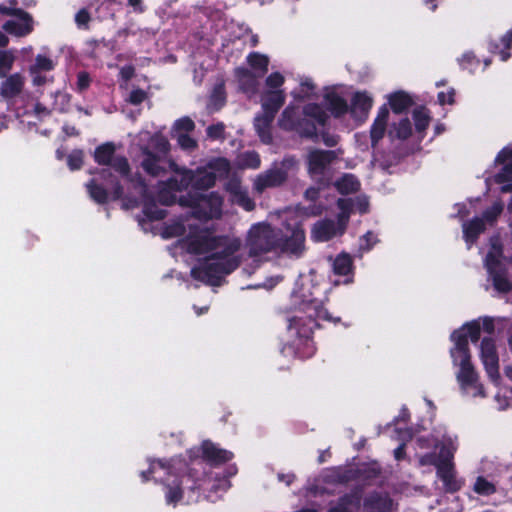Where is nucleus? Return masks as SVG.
Masks as SVG:
<instances>
[{
	"mask_svg": "<svg viewBox=\"0 0 512 512\" xmlns=\"http://www.w3.org/2000/svg\"><path fill=\"white\" fill-rule=\"evenodd\" d=\"M97 177L90 179L86 183L87 192L90 198L97 204H107L110 198L108 189L104 184L111 188V199L118 201L123 199L125 208H135L139 205L137 197H124V188L116 175L109 168H102L96 173Z\"/></svg>",
	"mask_w": 512,
	"mask_h": 512,
	"instance_id": "f257e3e1",
	"label": "nucleus"
},
{
	"mask_svg": "<svg viewBox=\"0 0 512 512\" xmlns=\"http://www.w3.org/2000/svg\"><path fill=\"white\" fill-rule=\"evenodd\" d=\"M237 268L238 262L234 259L220 262L208 255L191 268L190 275L194 280L203 282L208 286L218 287L222 284L223 278Z\"/></svg>",
	"mask_w": 512,
	"mask_h": 512,
	"instance_id": "f03ea898",
	"label": "nucleus"
},
{
	"mask_svg": "<svg viewBox=\"0 0 512 512\" xmlns=\"http://www.w3.org/2000/svg\"><path fill=\"white\" fill-rule=\"evenodd\" d=\"M277 228L261 222L249 229L246 246L250 257H258L269 252H277Z\"/></svg>",
	"mask_w": 512,
	"mask_h": 512,
	"instance_id": "7ed1b4c3",
	"label": "nucleus"
},
{
	"mask_svg": "<svg viewBox=\"0 0 512 512\" xmlns=\"http://www.w3.org/2000/svg\"><path fill=\"white\" fill-rule=\"evenodd\" d=\"M303 114L305 117L298 119L294 131L302 138L317 141L318 133L315 122L320 126H325L329 119L328 114L318 103L306 104L303 107Z\"/></svg>",
	"mask_w": 512,
	"mask_h": 512,
	"instance_id": "20e7f679",
	"label": "nucleus"
},
{
	"mask_svg": "<svg viewBox=\"0 0 512 512\" xmlns=\"http://www.w3.org/2000/svg\"><path fill=\"white\" fill-rule=\"evenodd\" d=\"M277 251L282 254L300 257L305 250V231L299 225L287 224L284 229L277 228Z\"/></svg>",
	"mask_w": 512,
	"mask_h": 512,
	"instance_id": "39448f33",
	"label": "nucleus"
},
{
	"mask_svg": "<svg viewBox=\"0 0 512 512\" xmlns=\"http://www.w3.org/2000/svg\"><path fill=\"white\" fill-rule=\"evenodd\" d=\"M116 146L113 142L98 145L93 153L94 161L101 166H107L120 175L129 173V161L123 155H116Z\"/></svg>",
	"mask_w": 512,
	"mask_h": 512,
	"instance_id": "423d86ee",
	"label": "nucleus"
},
{
	"mask_svg": "<svg viewBox=\"0 0 512 512\" xmlns=\"http://www.w3.org/2000/svg\"><path fill=\"white\" fill-rule=\"evenodd\" d=\"M320 325L313 317L312 313L294 316L289 319L288 329L297 336L299 342H303L306 347V356L310 357L314 353V345L312 341V335L316 328Z\"/></svg>",
	"mask_w": 512,
	"mask_h": 512,
	"instance_id": "0eeeda50",
	"label": "nucleus"
},
{
	"mask_svg": "<svg viewBox=\"0 0 512 512\" xmlns=\"http://www.w3.org/2000/svg\"><path fill=\"white\" fill-rule=\"evenodd\" d=\"M160 469L167 471V476L162 481L164 486L165 501L168 505H176L183 498L181 475L172 473L175 467V459L157 460Z\"/></svg>",
	"mask_w": 512,
	"mask_h": 512,
	"instance_id": "6e6552de",
	"label": "nucleus"
},
{
	"mask_svg": "<svg viewBox=\"0 0 512 512\" xmlns=\"http://www.w3.org/2000/svg\"><path fill=\"white\" fill-rule=\"evenodd\" d=\"M441 457L443 459L438 465L437 476L443 482L445 492L456 493L462 488L463 481L456 477L452 462L453 454L449 449L442 447Z\"/></svg>",
	"mask_w": 512,
	"mask_h": 512,
	"instance_id": "1a4fd4ad",
	"label": "nucleus"
},
{
	"mask_svg": "<svg viewBox=\"0 0 512 512\" xmlns=\"http://www.w3.org/2000/svg\"><path fill=\"white\" fill-rule=\"evenodd\" d=\"M178 202L181 206L190 208H196L204 203L210 208L211 212L220 214L223 205V197L218 192L214 191L208 194L188 192L186 195H182L178 199Z\"/></svg>",
	"mask_w": 512,
	"mask_h": 512,
	"instance_id": "9d476101",
	"label": "nucleus"
},
{
	"mask_svg": "<svg viewBox=\"0 0 512 512\" xmlns=\"http://www.w3.org/2000/svg\"><path fill=\"white\" fill-rule=\"evenodd\" d=\"M223 240L222 237L213 236L207 232L189 235L186 238L187 251L195 255L212 252L223 246Z\"/></svg>",
	"mask_w": 512,
	"mask_h": 512,
	"instance_id": "9b49d317",
	"label": "nucleus"
},
{
	"mask_svg": "<svg viewBox=\"0 0 512 512\" xmlns=\"http://www.w3.org/2000/svg\"><path fill=\"white\" fill-rule=\"evenodd\" d=\"M337 159L333 150L313 149L307 156L308 173L312 177L324 178L326 169Z\"/></svg>",
	"mask_w": 512,
	"mask_h": 512,
	"instance_id": "f8f14e48",
	"label": "nucleus"
},
{
	"mask_svg": "<svg viewBox=\"0 0 512 512\" xmlns=\"http://www.w3.org/2000/svg\"><path fill=\"white\" fill-rule=\"evenodd\" d=\"M183 182L191 188L190 192L203 193L216 184V174L203 167H198L196 170L187 168Z\"/></svg>",
	"mask_w": 512,
	"mask_h": 512,
	"instance_id": "ddd939ff",
	"label": "nucleus"
},
{
	"mask_svg": "<svg viewBox=\"0 0 512 512\" xmlns=\"http://www.w3.org/2000/svg\"><path fill=\"white\" fill-rule=\"evenodd\" d=\"M480 357L488 376L492 379L499 377V358L495 340L484 337L480 343Z\"/></svg>",
	"mask_w": 512,
	"mask_h": 512,
	"instance_id": "4468645a",
	"label": "nucleus"
},
{
	"mask_svg": "<svg viewBox=\"0 0 512 512\" xmlns=\"http://www.w3.org/2000/svg\"><path fill=\"white\" fill-rule=\"evenodd\" d=\"M363 499V489L360 486L352 488L341 495L328 512H356L360 509Z\"/></svg>",
	"mask_w": 512,
	"mask_h": 512,
	"instance_id": "2eb2a0df",
	"label": "nucleus"
},
{
	"mask_svg": "<svg viewBox=\"0 0 512 512\" xmlns=\"http://www.w3.org/2000/svg\"><path fill=\"white\" fill-rule=\"evenodd\" d=\"M200 449L202 459L212 466L227 463L234 456L231 451L218 447L210 440H204Z\"/></svg>",
	"mask_w": 512,
	"mask_h": 512,
	"instance_id": "dca6fc26",
	"label": "nucleus"
},
{
	"mask_svg": "<svg viewBox=\"0 0 512 512\" xmlns=\"http://www.w3.org/2000/svg\"><path fill=\"white\" fill-rule=\"evenodd\" d=\"M287 180V173L284 169L271 168L262 174H259L254 181V189L258 193L264 192L268 188L279 187Z\"/></svg>",
	"mask_w": 512,
	"mask_h": 512,
	"instance_id": "f3484780",
	"label": "nucleus"
},
{
	"mask_svg": "<svg viewBox=\"0 0 512 512\" xmlns=\"http://www.w3.org/2000/svg\"><path fill=\"white\" fill-rule=\"evenodd\" d=\"M372 106V97H370L366 91H357L352 96L348 112L351 117L363 122L367 119Z\"/></svg>",
	"mask_w": 512,
	"mask_h": 512,
	"instance_id": "a211bd4d",
	"label": "nucleus"
},
{
	"mask_svg": "<svg viewBox=\"0 0 512 512\" xmlns=\"http://www.w3.org/2000/svg\"><path fill=\"white\" fill-rule=\"evenodd\" d=\"M362 501L366 512H392L393 500L388 493L372 491Z\"/></svg>",
	"mask_w": 512,
	"mask_h": 512,
	"instance_id": "6ab92c4d",
	"label": "nucleus"
},
{
	"mask_svg": "<svg viewBox=\"0 0 512 512\" xmlns=\"http://www.w3.org/2000/svg\"><path fill=\"white\" fill-rule=\"evenodd\" d=\"M286 101L284 90H265L260 96L262 112L276 117Z\"/></svg>",
	"mask_w": 512,
	"mask_h": 512,
	"instance_id": "aec40b11",
	"label": "nucleus"
},
{
	"mask_svg": "<svg viewBox=\"0 0 512 512\" xmlns=\"http://www.w3.org/2000/svg\"><path fill=\"white\" fill-rule=\"evenodd\" d=\"M141 154L143 156L140 166L142 169L152 177H158L166 172L165 168L161 166L162 156L156 154L149 147H141Z\"/></svg>",
	"mask_w": 512,
	"mask_h": 512,
	"instance_id": "412c9836",
	"label": "nucleus"
},
{
	"mask_svg": "<svg viewBox=\"0 0 512 512\" xmlns=\"http://www.w3.org/2000/svg\"><path fill=\"white\" fill-rule=\"evenodd\" d=\"M234 75L237 79L239 89L249 95H254L258 92L259 82L257 74L245 67H237Z\"/></svg>",
	"mask_w": 512,
	"mask_h": 512,
	"instance_id": "4be33fe9",
	"label": "nucleus"
},
{
	"mask_svg": "<svg viewBox=\"0 0 512 512\" xmlns=\"http://www.w3.org/2000/svg\"><path fill=\"white\" fill-rule=\"evenodd\" d=\"M275 120V116L261 112L256 114L254 117V129L264 144H270L273 140L272 136V124Z\"/></svg>",
	"mask_w": 512,
	"mask_h": 512,
	"instance_id": "5701e85b",
	"label": "nucleus"
},
{
	"mask_svg": "<svg viewBox=\"0 0 512 512\" xmlns=\"http://www.w3.org/2000/svg\"><path fill=\"white\" fill-rule=\"evenodd\" d=\"M451 341L454 343V347L450 350L453 362L456 363L458 358L471 357L469 342L467 333L464 329L458 328L451 333Z\"/></svg>",
	"mask_w": 512,
	"mask_h": 512,
	"instance_id": "b1692460",
	"label": "nucleus"
},
{
	"mask_svg": "<svg viewBox=\"0 0 512 512\" xmlns=\"http://www.w3.org/2000/svg\"><path fill=\"white\" fill-rule=\"evenodd\" d=\"M324 104L334 118H341L349 111V105L345 98L336 91H328L324 94Z\"/></svg>",
	"mask_w": 512,
	"mask_h": 512,
	"instance_id": "393cba45",
	"label": "nucleus"
},
{
	"mask_svg": "<svg viewBox=\"0 0 512 512\" xmlns=\"http://www.w3.org/2000/svg\"><path fill=\"white\" fill-rule=\"evenodd\" d=\"M18 20H8L3 28L9 34L15 36H26L33 31V19L32 16L27 12V15H18Z\"/></svg>",
	"mask_w": 512,
	"mask_h": 512,
	"instance_id": "a878e982",
	"label": "nucleus"
},
{
	"mask_svg": "<svg viewBox=\"0 0 512 512\" xmlns=\"http://www.w3.org/2000/svg\"><path fill=\"white\" fill-rule=\"evenodd\" d=\"M459 365L457 380L463 388L471 387L477 381L478 376L471 362V357H461L454 363Z\"/></svg>",
	"mask_w": 512,
	"mask_h": 512,
	"instance_id": "bb28decb",
	"label": "nucleus"
},
{
	"mask_svg": "<svg viewBox=\"0 0 512 512\" xmlns=\"http://www.w3.org/2000/svg\"><path fill=\"white\" fill-rule=\"evenodd\" d=\"M24 87V78L19 73H14L8 76L0 87V95L8 100L18 96Z\"/></svg>",
	"mask_w": 512,
	"mask_h": 512,
	"instance_id": "cd10ccee",
	"label": "nucleus"
},
{
	"mask_svg": "<svg viewBox=\"0 0 512 512\" xmlns=\"http://www.w3.org/2000/svg\"><path fill=\"white\" fill-rule=\"evenodd\" d=\"M388 103L394 114H402L414 105V100L407 92L399 90L388 96Z\"/></svg>",
	"mask_w": 512,
	"mask_h": 512,
	"instance_id": "c85d7f7f",
	"label": "nucleus"
},
{
	"mask_svg": "<svg viewBox=\"0 0 512 512\" xmlns=\"http://www.w3.org/2000/svg\"><path fill=\"white\" fill-rule=\"evenodd\" d=\"M334 187L342 195L357 193L361 189L358 178L351 173H345L334 182Z\"/></svg>",
	"mask_w": 512,
	"mask_h": 512,
	"instance_id": "c756f323",
	"label": "nucleus"
},
{
	"mask_svg": "<svg viewBox=\"0 0 512 512\" xmlns=\"http://www.w3.org/2000/svg\"><path fill=\"white\" fill-rule=\"evenodd\" d=\"M312 232L316 240L329 241L336 236V224L330 219L320 220L314 224Z\"/></svg>",
	"mask_w": 512,
	"mask_h": 512,
	"instance_id": "7c9ffc66",
	"label": "nucleus"
},
{
	"mask_svg": "<svg viewBox=\"0 0 512 512\" xmlns=\"http://www.w3.org/2000/svg\"><path fill=\"white\" fill-rule=\"evenodd\" d=\"M486 225L483 219L474 217L463 225V234L467 243L473 244L479 235L485 231Z\"/></svg>",
	"mask_w": 512,
	"mask_h": 512,
	"instance_id": "2f4dec72",
	"label": "nucleus"
},
{
	"mask_svg": "<svg viewBox=\"0 0 512 512\" xmlns=\"http://www.w3.org/2000/svg\"><path fill=\"white\" fill-rule=\"evenodd\" d=\"M412 118L416 132L420 135V140L425 136V131L431 122L429 110L425 106H418L412 112Z\"/></svg>",
	"mask_w": 512,
	"mask_h": 512,
	"instance_id": "473e14b6",
	"label": "nucleus"
},
{
	"mask_svg": "<svg viewBox=\"0 0 512 512\" xmlns=\"http://www.w3.org/2000/svg\"><path fill=\"white\" fill-rule=\"evenodd\" d=\"M171 168L173 171L180 175V178L177 177H169L166 181L161 182V186L172 190L174 192H182L188 189V184H186L184 181V178L186 177V171L187 168L178 167L175 163L171 164Z\"/></svg>",
	"mask_w": 512,
	"mask_h": 512,
	"instance_id": "72a5a7b5",
	"label": "nucleus"
},
{
	"mask_svg": "<svg viewBox=\"0 0 512 512\" xmlns=\"http://www.w3.org/2000/svg\"><path fill=\"white\" fill-rule=\"evenodd\" d=\"M240 249V242L238 240H233L223 246L220 251H216L211 253L212 259L225 262L227 260H236L238 262V267L241 264V259L239 256H236L235 253Z\"/></svg>",
	"mask_w": 512,
	"mask_h": 512,
	"instance_id": "f704fd0d",
	"label": "nucleus"
},
{
	"mask_svg": "<svg viewBox=\"0 0 512 512\" xmlns=\"http://www.w3.org/2000/svg\"><path fill=\"white\" fill-rule=\"evenodd\" d=\"M298 119H300V117L297 115V108L293 105H288L278 118V126L284 131L292 132L296 128Z\"/></svg>",
	"mask_w": 512,
	"mask_h": 512,
	"instance_id": "c9c22d12",
	"label": "nucleus"
},
{
	"mask_svg": "<svg viewBox=\"0 0 512 512\" xmlns=\"http://www.w3.org/2000/svg\"><path fill=\"white\" fill-rule=\"evenodd\" d=\"M307 309L308 311H313L311 312L313 317L316 319V321L318 322V320H323V321H327V322H330L334 325H337L341 322V318L340 317H334L324 306L321 302H318L316 300H311L309 301L308 305H307Z\"/></svg>",
	"mask_w": 512,
	"mask_h": 512,
	"instance_id": "e433bc0d",
	"label": "nucleus"
},
{
	"mask_svg": "<svg viewBox=\"0 0 512 512\" xmlns=\"http://www.w3.org/2000/svg\"><path fill=\"white\" fill-rule=\"evenodd\" d=\"M353 259L350 254L342 252L333 261V272L339 276H347L353 273Z\"/></svg>",
	"mask_w": 512,
	"mask_h": 512,
	"instance_id": "4c0bfd02",
	"label": "nucleus"
},
{
	"mask_svg": "<svg viewBox=\"0 0 512 512\" xmlns=\"http://www.w3.org/2000/svg\"><path fill=\"white\" fill-rule=\"evenodd\" d=\"M249 66L255 70L258 76H264L268 72L269 58L258 52H250L246 58Z\"/></svg>",
	"mask_w": 512,
	"mask_h": 512,
	"instance_id": "58836bf2",
	"label": "nucleus"
},
{
	"mask_svg": "<svg viewBox=\"0 0 512 512\" xmlns=\"http://www.w3.org/2000/svg\"><path fill=\"white\" fill-rule=\"evenodd\" d=\"M120 176L131 184L132 188L140 198H146L148 194V185L146 183L145 178L141 175V173L136 172L132 174L131 167L129 166V173L127 175Z\"/></svg>",
	"mask_w": 512,
	"mask_h": 512,
	"instance_id": "ea45409f",
	"label": "nucleus"
},
{
	"mask_svg": "<svg viewBox=\"0 0 512 512\" xmlns=\"http://www.w3.org/2000/svg\"><path fill=\"white\" fill-rule=\"evenodd\" d=\"M336 205L339 209V213L337 216L338 224L345 229L350 215L353 211L354 202L351 198H339L336 202Z\"/></svg>",
	"mask_w": 512,
	"mask_h": 512,
	"instance_id": "a19ab883",
	"label": "nucleus"
},
{
	"mask_svg": "<svg viewBox=\"0 0 512 512\" xmlns=\"http://www.w3.org/2000/svg\"><path fill=\"white\" fill-rule=\"evenodd\" d=\"M495 182L504 184L502 192H512V161L507 162L502 169L495 175Z\"/></svg>",
	"mask_w": 512,
	"mask_h": 512,
	"instance_id": "79ce46f5",
	"label": "nucleus"
},
{
	"mask_svg": "<svg viewBox=\"0 0 512 512\" xmlns=\"http://www.w3.org/2000/svg\"><path fill=\"white\" fill-rule=\"evenodd\" d=\"M473 491L480 496H491L496 493V485L487 480L484 476H478L472 487Z\"/></svg>",
	"mask_w": 512,
	"mask_h": 512,
	"instance_id": "37998d69",
	"label": "nucleus"
},
{
	"mask_svg": "<svg viewBox=\"0 0 512 512\" xmlns=\"http://www.w3.org/2000/svg\"><path fill=\"white\" fill-rule=\"evenodd\" d=\"M226 103V91L223 83L216 84L210 95V105L214 110H220Z\"/></svg>",
	"mask_w": 512,
	"mask_h": 512,
	"instance_id": "c03bdc74",
	"label": "nucleus"
},
{
	"mask_svg": "<svg viewBox=\"0 0 512 512\" xmlns=\"http://www.w3.org/2000/svg\"><path fill=\"white\" fill-rule=\"evenodd\" d=\"M143 214L150 221H159L167 216V211L159 208L155 202L148 201L143 206Z\"/></svg>",
	"mask_w": 512,
	"mask_h": 512,
	"instance_id": "a18cd8bd",
	"label": "nucleus"
},
{
	"mask_svg": "<svg viewBox=\"0 0 512 512\" xmlns=\"http://www.w3.org/2000/svg\"><path fill=\"white\" fill-rule=\"evenodd\" d=\"M53 61L42 54H38L35 58V63L30 67L31 74H37L41 71H51L54 69Z\"/></svg>",
	"mask_w": 512,
	"mask_h": 512,
	"instance_id": "49530a36",
	"label": "nucleus"
},
{
	"mask_svg": "<svg viewBox=\"0 0 512 512\" xmlns=\"http://www.w3.org/2000/svg\"><path fill=\"white\" fill-rule=\"evenodd\" d=\"M395 137L399 140H407L412 135V125L410 120L405 117L398 124H394Z\"/></svg>",
	"mask_w": 512,
	"mask_h": 512,
	"instance_id": "de8ad7c7",
	"label": "nucleus"
},
{
	"mask_svg": "<svg viewBox=\"0 0 512 512\" xmlns=\"http://www.w3.org/2000/svg\"><path fill=\"white\" fill-rule=\"evenodd\" d=\"M460 328L464 329V332L467 333V337L471 340L472 343H477L480 340L481 325L479 320L466 322Z\"/></svg>",
	"mask_w": 512,
	"mask_h": 512,
	"instance_id": "09e8293b",
	"label": "nucleus"
},
{
	"mask_svg": "<svg viewBox=\"0 0 512 512\" xmlns=\"http://www.w3.org/2000/svg\"><path fill=\"white\" fill-rule=\"evenodd\" d=\"M194 129H195L194 121L190 117L184 116L175 121V123L173 125V134L172 135H177L179 133L189 134Z\"/></svg>",
	"mask_w": 512,
	"mask_h": 512,
	"instance_id": "8fccbe9b",
	"label": "nucleus"
},
{
	"mask_svg": "<svg viewBox=\"0 0 512 512\" xmlns=\"http://www.w3.org/2000/svg\"><path fill=\"white\" fill-rule=\"evenodd\" d=\"M387 124L382 122H378L376 120L373 121L370 128V140L371 146L375 148L379 141L384 137L386 132Z\"/></svg>",
	"mask_w": 512,
	"mask_h": 512,
	"instance_id": "3c124183",
	"label": "nucleus"
},
{
	"mask_svg": "<svg viewBox=\"0 0 512 512\" xmlns=\"http://www.w3.org/2000/svg\"><path fill=\"white\" fill-rule=\"evenodd\" d=\"M176 138L178 145L181 149L185 151H193L198 147L196 139L191 137L189 134L186 133H179L177 135H172Z\"/></svg>",
	"mask_w": 512,
	"mask_h": 512,
	"instance_id": "603ef678",
	"label": "nucleus"
},
{
	"mask_svg": "<svg viewBox=\"0 0 512 512\" xmlns=\"http://www.w3.org/2000/svg\"><path fill=\"white\" fill-rule=\"evenodd\" d=\"M318 187H309L304 195L305 198L309 201L315 202L320 197V190L326 188L330 185V180L328 178H320L318 180Z\"/></svg>",
	"mask_w": 512,
	"mask_h": 512,
	"instance_id": "864d4df0",
	"label": "nucleus"
},
{
	"mask_svg": "<svg viewBox=\"0 0 512 512\" xmlns=\"http://www.w3.org/2000/svg\"><path fill=\"white\" fill-rule=\"evenodd\" d=\"M157 200L164 206H172L177 202V196L174 191L161 186L157 192Z\"/></svg>",
	"mask_w": 512,
	"mask_h": 512,
	"instance_id": "5fc2aeb1",
	"label": "nucleus"
},
{
	"mask_svg": "<svg viewBox=\"0 0 512 512\" xmlns=\"http://www.w3.org/2000/svg\"><path fill=\"white\" fill-rule=\"evenodd\" d=\"M14 62V56L11 52L0 50V77H5L11 70Z\"/></svg>",
	"mask_w": 512,
	"mask_h": 512,
	"instance_id": "6e6d98bb",
	"label": "nucleus"
},
{
	"mask_svg": "<svg viewBox=\"0 0 512 512\" xmlns=\"http://www.w3.org/2000/svg\"><path fill=\"white\" fill-rule=\"evenodd\" d=\"M207 167L213 170V172L217 171L224 174H227L231 169L229 160L224 157H218L210 160Z\"/></svg>",
	"mask_w": 512,
	"mask_h": 512,
	"instance_id": "4d7b16f0",
	"label": "nucleus"
},
{
	"mask_svg": "<svg viewBox=\"0 0 512 512\" xmlns=\"http://www.w3.org/2000/svg\"><path fill=\"white\" fill-rule=\"evenodd\" d=\"M84 153L80 149L73 150L67 157V164L70 170L75 171L83 166Z\"/></svg>",
	"mask_w": 512,
	"mask_h": 512,
	"instance_id": "13d9d810",
	"label": "nucleus"
},
{
	"mask_svg": "<svg viewBox=\"0 0 512 512\" xmlns=\"http://www.w3.org/2000/svg\"><path fill=\"white\" fill-rule=\"evenodd\" d=\"M207 137L211 140L225 139V125L223 122L209 125L206 129Z\"/></svg>",
	"mask_w": 512,
	"mask_h": 512,
	"instance_id": "bf43d9fd",
	"label": "nucleus"
},
{
	"mask_svg": "<svg viewBox=\"0 0 512 512\" xmlns=\"http://www.w3.org/2000/svg\"><path fill=\"white\" fill-rule=\"evenodd\" d=\"M242 165L247 168L257 169L261 165V159L256 151H247L242 155Z\"/></svg>",
	"mask_w": 512,
	"mask_h": 512,
	"instance_id": "052dcab7",
	"label": "nucleus"
},
{
	"mask_svg": "<svg viewBox=\"0 0 512 512\" xmlns=\"http://www.w3.org/2000/svg\"><path fill=\"white\" fill-rule=\"evenodd\" d=\"M493 286L497 291L502 293H508L512 290V284L510 281L500 273H495L493 275Z\"/></svg>",
	"mask_w": 512,
	"mask_h": 512,
	"instance_id": "680f3d73",
	"label": "nucleus"
},
{
	"mask_svg": "<svg viewBox=\"0 0 512 512\" xmlns=\"http://www.w3.org/2000/svg\"><path fill=\"white\" fill-rule=\"evenodd\" d=\"M502 50H501V61H507L511 54L509 50L512 48V29L507 31L500 39Z\"/></svg>",
	"mask_w": 512,
	"mask_h": 512,
	"instance_id": "e2e57ef3",
	"label": "nucleus"
},
{
	"mask_svg": "<svg viewBox=\"0 0 512 512\" xmlns=\"http://www.w3.org/2000/svg\"><path fill=\"white\" fill-rule=\"evenodd\" d=\"M153 148L156 150V154L162 156L163 158L169 153L170 151V143L169 141L163 137H156L152 139Z\"/></svg>",
	"mask_w": 512,
	"mask_h": 512,
	"instance_id": "0e129e2a",
	"label": "nucleus"
},
{
	"mask_svg": "<svg viewBox=\"0 0 512 512\" xmlns=\"http://www.w3.org/2000/svg\"><path fill=\"white\" fill-rule=\"evenodd\" d=\"M502 210V206L496 203L483 211L481 219H483L484 222L492 224L497 220Z\"/></svg>",
	"mask_w": 512,
	"mask_h": 512,
	"instance_id": "69168bd1",
	"label": "nucleus"
},
{
	"mask_svg": "<svg viewBox=\"0 0 512 512\" xmlns=\"http://www.w3.org/2000/svg\"><path fill=\"white\" fill-rule=\"evenodd\" d=\"M285 78L280 72L271 73L265 80V84L269 90H281V86L284 84Z\"/></svg>",
	"mask_w": 512,
	"mask_h": 512,
	"instance_id": "338daca9",
	"label": "nucleus"
},
{
	"mask_svg": "<svg viewBox=\"0 0 512 512\" xmlns=\"http://www.w3.org/2000/svg\"><path fill=\"white\" fill-rule=\"evenodd\" d=\"M147 98H148V94L145 90H143L141 88H136L130 92L128 102L131 105L137 106V105H140L141 103H143Z\"/></svg>",
	"mask_w": 512,
	"mask_h": 512,
	"instance_id": "774afa93",
	"label": "nucleus"
}]
</instances>
